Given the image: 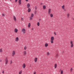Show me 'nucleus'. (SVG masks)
Instances as JSON below:
<instances>
[{"instance_id":"f257e3e1","label":"nucleus","mask_w":74,"mask_h":74,"mask_svg":"<svg viewBox=\"0 0 74 74\" xmlns=\"http://www.w3.org/2000/svg\"><path fill=\"white\" fill-rule=\"evenodd\" d=\"M54 40V37H53V36H52L51 37V44H52L53 43Z\"/></svg>"},{"instance_id":"f03ea898","label":"nucleus","mask_w":74,"mask_h":74,"mask_svg":"<svg viewBox=\"0 0 74 74\" xmlns=\"http://www.w3.org/2000/svg\"><path fill=\"white\" fill-rule=\"evenodd\" d=\"M8 58H6L5 60V64L6 65L7 64H8Z\"/></svg>"},{"instance_id":"7ed1b4c3","label":"nucleus","mask_w":74,"mask_h":74,"mask_svg":"<svg viewBox=\"0 0 74 74\" xmlns=\"http://www.w3.org/2000/svg\"><path fill=\"white\" fill-rule=\"evenodd\" d=\"M70 44H71V48L73 47V41H71L70 42Z\"/></svg>"},{"instance_id":"20e7f679","label":"nucleus","mask_w":74,"mask_h":74,"mask_svg":"<svg viewBox=\"0 0 74 74\" xmlns=\"http://www.w3.org/2000/svg\"><path fill=\"white\" fill-rule=\"evenodd\" d=\"M22 32H23V34H25V29H22Z\"/></svg>"},{"instance_id":"39448f33","label":"nucleus","mask_w":74,"mask_h":74,"mask_svg":"<svg viewBox=\"0 0 74 74\" xmlns=\"http://www.w3.org/2000/svg\"><path fill=\"white\" fill-rule=\"evenodd\" d=\"M51 9H49L48 10V14L49 15L51 14Z\"/></svg>"},{"instance_id":"423d86ee","label":"nucleus","mask_w":74,"mask_h":74,"mask_svg":"<svg viewBox=\"0 0 74 74\" xmlns=\"http://www.w3.org/2000/svg\"><path fill=\"white\" fill-rule=\"evenodd\" d=\"M15 52L14 51H13V52L12 53V56H14V55H15Z\"/></svg>"},{"instance_id":"0eeeda50","label":"nucleus","mask_w":74,"mask_h":74,"mask_svg":"<svg viewBox=\"0 0 74 74\" xmlns=\"http://www.w3.org/2000/svg\"><path fill=\"white\" fill-rule=\"evenodd\" d=\"M21 1H22V0H18L19 5H21Z\"/></svg>"},{"instance_id":"6e6552de","label":"nucleus","mask_w":74,"mask_h":74,"mask_svg":"<svg viewBox=\"0 0 74 74\" xmlns=\"http://www.w3.org/2000/svg\"><path fill=\"white\" fill-rule=\"evenodd\" d=\"M13 19L14 21H16V17H15V16H13Z\"/></svg>"},{"instance_id":"1a4fd4ad","label":"nucleus","mask_w":74,"mask_h":74,"mask_svg":"<svg viewBox=\"0 0 74 74\" xmlns=\"http://www.w3.org/2000/svg\"><path fill=\"white\" fill-rule=\"evenodd\" d=\"M25 67H26V65L25 64H23V69H25Z\"/></svg>"},{"instance_id":"9d476101","label":"nucleus","mask_w":74,"mask_h":74,"mask_svg":"<svg viewBox=\"0 0 74 74\" xmlns=\"http://www.w3.org/2000/svg\"><path fill=\"white\" fill-rule=\"evenodd\" d=\"M30 6V4L28 3L27 4V8H29V7Z\"/></svg>"},{"instance_id":"9b49d317","label":"nucleus","mask_w":74,"mask_h":74,"mask_svg":"<svg viewBox=\"0 0 74 74\" xmlns=\"http://www.w3.org/2000/svg\"><path fill=\"white\" fill-rule=\"evenodd\" d=\"M14 32L15 33H17L18 32V29H16V28L14 29Z\"/></svg>"},{"instance_id":"f8f14e48","label":"nucleus","mask_w":74,"mask_h":74,"mask_svg":"<svg viewBox=\"0 0 74 74\" xmlns=\"http://www.w3.org/2000/svg\"><path fill=\"white\" fill-rule=\"evenodd\" d=\"M31 11V9L30 8H29L28 10V12H30Z\"/></svg>"},{"instance_id":"ddd939ff","label":"nucleus","mask_w":74,"mask_h":74,"mask_svg":"<svg viewBox=\"0 0 74 74\" xmlns=\"http://www.w3.org/2000/svg\"><path fill=\"white\" fill-rule=\"evenodd\" d=\"M48 45V44H47V43H46L45 44V47H47Z\"/></svg>"},{"instance_id":"4468645a","label":"nucleus","mask_w":74,"mask_h":74,"mask_svg":"<svg viewBox=\"0 0 74 74\" xmlns=\"http://www.w3.org/2000/svg\"><path fill=\"white\" fill-rule=\"evenodd\" d=\"M15 40H16V41H18V40H19V38L18 37L16 38Z\"/></svg>"},{"instance_id":"2eb2a0df","label":"nucleus","mask_w":74,"mask_h":74,"mask_svg":"<svg viewBox=\"0 0 74 74\" xmlns=\"http://www.w3.org/2000/svg\"><path fill=\"white\" fill-rule=\"evenodd\" d=\"M57 67V64H55L54 65V68L55 69H56V67Z\"/></svg>"},{"instance_id":"dca6fc26","label":"nucleus","mask_w":74,"mask_h":74,"mask_svg":"<svg viewBox=\"0 0 74 74\" xmlns=\"http://www.w3.org/2000/svg\"><path fill=\"white\" fill-rule=\"evenodd\" d=\"M43 8L44 10H45V9L46 8V6L45 5H44L43 6Z\"/></svg>"},{"instance_id":"f3484780","label":"nucleus","mask_w":74,"mask_h":74,"mask_svg":"<svg viewBox=\"0 0 74 74\" xmlns=\"http://www.w3.org/2000/svg\"><path fill=\"white\" fill-rule=\"evenodd\" d=\"M37 60V58H36L34 59V61L35 62H36Z\"/></svg>"},{"instance_id":"a211bd4d","label":"nucleus","mask_w":74,"mask_h":74,"mask_svg":"<svg viewBox=\"0 0 74 74\" xmlns=\"http://www.w3.org/2000/svg\"><path fill=\"white\" fill-rule=\"evenodd\" d=\"M62 8L63 9V10H64V5H63L62 6Z\"/></svg>"},{"instance_id":"6ab92c4d","label":"nucleus","mask_w":74,"mask_h":74,"mask_svg":"<svg viewBox=\"0 0 74 74\" xmlns=\"http://www.w3.org/2000/svg\"><path fill=\"white\" fill-rule=\"evenodd\" d=\"M21 73H22V71L21 70L19 71V74H21Z\"/></svg>"},{"instance_id":"aec40b11","label":"nucleus","mask_w":74,"mask_h":74,"mask_svg":"<svg viewBox=\"0 0 74 74\" xmlns=\"http://www.w3.org/2000/svg\"><path fill=\"white\" fill-rule=\"evenodd\" d=\"M28 27H30V23H29L28 25Z\"/></svg>"},{"instance_id":"412c9836","label":"nucleus","mask_w":74,"mask_h":74,"mask_svg":"<svg viewBox=\"0 0 74 74\" xmlns=\"http://www.w3.org/2000/svg\"><path fill=\"white\" fill-rule=\"evenodd\" d=\"M32 17H30L29 18V19H30V21L32 20Z\"/></svg>"},{"instance_id":"4be33fe9","label":"nucleus","mask_w":74,"mask_h":74,"mask_svg":"<svg viewBox=\"0 0 74 74\" xmlns=\"http://www.w3.org/2000/svg\"><path fill=\"white\" fill-rule=\"evenodd\" d=\"M34 16V14H33V13H32L31 14V17H33Z\"/></svg>"},{"instance_id":"5701e85b","label":"nucleus","mask_w":74,"mask_h":74,"mask_svg":"<svg viewBox=\"0 0 74 74\" xmlns=\"http://www.w3.org/2000/svg\"><path fill=\"white\" fill-rule=\"evenodd\" d=\"M50 16L51 17H53V14H50Z\"/></svg>"},{"instance_id":"b1692460","label":"nucleus","mask_w":74,"mask_h":74,"mask_svg":"<svg viewBox=\"0 0 74 74\" xmlns=\"http://www.w3.org/2000/svg\"><path fill=\"white\" fill-rule=\"evenodd\" d=\"M24 53L25 55H26V51H24Z\"/></svg>"},{"instance_id":"393cba45","label":"nucleus","mask_w":74,"mask_h":74,"mask_svg":"<svg viewBox=\"0 0 74 74\" xmlns=\"http://www.w3.org/2000/svg\"><path fill=\"white\" fill-rule=\"evenodd\" d=\"M63 70H62L61 72V74H63Z\"/></svg>"},{"instance_id":"a878e982","label":"nucleus","mask_w":74,"mask_h":74,"mask_svg":"<svg viewBox=\"0 0 74 74\" xmlns=\"http://www.w3.org/2000/svg\"><path fill=\"white\" fill-rule=\"evenodd\" d=\"M38 26H40V23L38 22L37 24Z\"/></svg>"},{"instance_id":"bb28decb","label":"nucleus","mask_w":74,"mask_h":74,"mask_svg":"<svg viewBox=\"0 0 74 74\" xmlns=\"http://www.w3.org/2000/svg\"><path fill=\"white\" fill-rule=\"evenodd\" d=\"M26 49H27V47H26V46H25V47H24V49H25V50H26Z\"/></svg>"},{"instance_id":"cd10ccee","label":"nucleus","mask_w":74,"mask_h":74,"mask_svg":"<svg viewBox=\"0 0 74 74\" xmlns=\"http://www.w3.org/2000/svg\"><path fill=\"white\" fill-rule=\"evenodd\" d=\"M2 15L3 16H5V14H2Z\"/></svg>"},{"instance_id":"c85d7f7f","label":"nucleus","mask_w":74,"mask_h":74,"mask_svg":"<svg viewBox=\"0 0 74 74\" xmlns=\"http://www.w3.org/2000/svg\"><path fill=\"white\" fill-rule=\"evenodd\" d=\"M0 52H2V49H0Z\"/></svg>"},{"instance_id":"c756f323","label":"nucleus","mask_w":74,"mask_h":74,"mask_svg":"<svg viewBox=\"0 0 74 74\" xmlns=\"http://www.w3.org/2000/svg\"><path fill=\"white\" fill-rule=\"evenodd\" d=\"M67 16L68 18H69V13L67 14Z\"/></svg>"},{"instance_id":"7c9ffc66","label":"nucleus","mask_w":74,"mask_h":74,"mask_svg":"<svg viewBox=\"0 0 74 74\" xmlns=\"http://www.w3.org/2000/svg\"><path fill=\"white\" fill-rule=\"evenodd\" d=\"M71 72H72V71H73V68H71Z\"/></svg>"},{"instance_id":"2f4dec72","label":"nucleus","mask_w":74,"mask_h":74,"mask_svg":"<svg viewBox=\"0 0 74 74\" xmlns=\"http://www.w3.org/2000/svg\"><path fill=\"white\" fill-rule=\"evenodd\" d=\"M49 55V52H48L47 53V55Z\"/></svg>"},{"instance_id":"473e14b6","label":"nucleus","mask_w":74,"mask_h":74,"mask_svg":"<svg viewBox=\"0 0 74 74\" xmlns=\"http://www.w3.org/2000/svg\"><path fill=\"white\" fill-rule=\"evenodd\" d=\"M35 10H37V6H35Z\"/></svg>"},{"instance_id":"72a5a7b5","label":"nucleus","mask_w":74,"mask_h":74,"mask_svg":"<svg viewBox=\"0 0 74 74\" xmlns=\"http://www.w3.org/2000/svg\"><path fill=\"white\" fill-rule=\"evenodd\" d=\"M12 60H11L10 61V64H12Z\"/></svg>"},{"instance_id":"f704fd0d","label":"nucleus","mask_w":74,"mask_h":74,"mask_svg":"<svg viewBox=\"0 0 74 74\" xmlns=\"http://www.w3.org/2000/svg\"><path fill=\"white\" fill-rule=\"evenodd\" d=\"M2 73L3 74H4V70L3 71Z\"/></svg>"},{"instance_id":"c9c22d12","label":"nucleus","mask_w":74,"mask_h":74,"mask_svg":"<svg viewBox=\"0 0 74 74\" xmlns=\"http://www.w3.org/2000/svg\"><path fill=\"white\" fill-rule=\"evenodd\" d=\"M34 12H34V14H36V11H35Z\"/></svg>"},{"instance_id":"e433bc0d","label":"nucleus","mask_w":74,"mask_h":74,"mask_svg":"<svg viewBox=\"0 0 74 74\" xmlns=\"http://www.w3.org/2000/svg\"><path fill=\"white\" fill-rule=\"evenodd\" d=\"M17 1H18V0H15V3H16V2H17Z\"/></svg>"},{"instance_id":"4c0bfd02","label":"nucleus","mask_w":74,"mask_h":74,"mask_svg":"<svg viewBox=\"0 0 74 74\" xmlns=\"http://www.w3.org/2000/svg\"><path fill=\"white\" fill-rule=\"evenodd\" d=\"M54 34L55 35V36H56V33H55V32H54Z\"/></svg>"},{"instance_id":"58836bf2","label":"nucleus","mask_w":74,"mask_h":74,"mask_svg":"<svg viewBox=\"0 0 74 74\" xmlns=\"http://www.w3.org/2000/svg\"><path fill=\"white\" fill-rule=\"evenodd\" d=\"M36 74V71H35L34 73V74Z\"/></svg>"},{"instance_id":"ea45409f","label":"nucleus","mask_w":74,"mask_h":74,"mask_svg":"<svg viewBox=\"0 0 74 74\" xmlns=\"http://www.w3.org/2000/svg\"><path fill=\"white\" fill-rule=\"evenodd\" d=\"M23 18H21V20L23 21Z\"/></svg>"},{"instance_id":"a19ab883","label":"nucleus","mask_w":74,"mask_h":74,"mask_svg":"<svg viewBox=\"0 0 74 74\" xmlns=\"http://www.w3.org/2000/svg\"><path fill=\"white\" fill-rule=\"evenodd\" d=\"M40 4L41 5H42V3H40Z\"/></svg>"},{"instance_id":"79ce46f5","label":"nucleus","mask_w":74,"mask_h":74,"mask_svg":"<svg viewBox=\"0 0 74 74\" xmlns=\"http://www.w3.org/2000/svg\"><path fill=\"white\" fill-rule=\"evenodd\" d=\"M34 29V28H32V30H33Z\"/></svg>"},{"instance_id":"37998d69","label":"nucleus","mask_w":74,"mask_h":74,"mask_svg":"<svg viewBox=\"0 0 74 74\" xmlns=\"http://www.w3.org/2000/svg\"><path fill=\"white\" fill-rule=\"evenodd\" d=\"M26 1H28V0H26Z\"/></svg>"},{"instance_id":"c03bdc74","label":"nucleus","mask_w":74,"mask_h":74,"mask_svg":"<svg viewBox=\"0 0 74 74\" xmlns=\"http://www.w3.org/2000/svg\"><path fill=\"white\" fill-rule=\"evenodd\" d=\"M41 19H39V21H41Z\"/></svg>"},{"instance_id":"a18cd8bd","label":"nucleus","mask_w":74,"mask_h":74,"mask_svg":"<svg viewBox=\"0 0 74 74\" xmlns=\"http://www.w3.org/2000/svg\"><path fill=\"white\" fill-rule=\"evenodd\" d=\"M11 0H10V1H11Z\"/></svg>"}]
</instances>
